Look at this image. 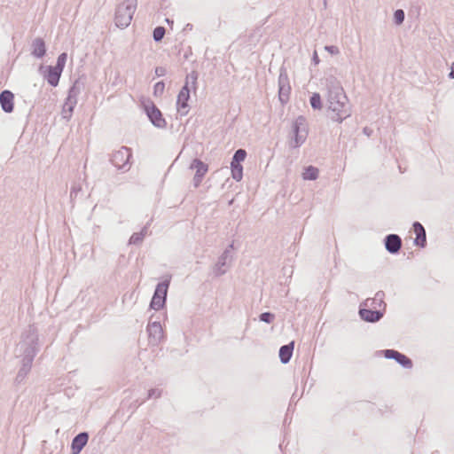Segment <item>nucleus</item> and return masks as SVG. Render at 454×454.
I'll use <instances>...</instances> for the list:
<instances>
[{
	"mask_svg": "<svg viewBox=\"0 0 454 454\" xmlns=\"http://www.w3.org/2000/svg\"><path fill=\"white\" fill-rule=\"evenodd\" d=\"M38 333L34 325L22 333L20 340L17 346L21 359V366L16 375L15 383L21 384L31 370L35 356L39 352Z\"/></svg>",
	"mask_w": 454,
	"mask_h": 454,
	"instance_id": "nucleus-1",
	"label": "nucleus"
},
{
	"mask_svg": "<svg viewBox=\"0 0 454 454\" xmlns=\"http://www.w3.org/2000/svg\"><path fill=\"white\" fill-rule=\"evenodd\" d=\"M326 116L333 121L341 123L351 116V106L345 92L327 95Z\"/></svg>",
	"mask_w": 454,
	"mask_h": 454,
	"instance_id": "nucleus-2",
	"label": "nucleus"
},
{
	"mask_svg": "<svg viewBox=\"0 0 454 454\" xmlns=\"http://www.w3.org/2000/svg\"><path fill=\"white\" fill-rule=\"evenodd\" d=\"M137 0H126L115 10L114 22L117 27L126 28L129 26L136 12Z\"/></svg>",
	"mask_w": 454,
	"mask_h": 454,
	"instance_id": "nucleus-3",
	"label": "nucleus"
},
{
	"mask_svg": "<svg viewBox=\"0 0 454 454\" xmlns=\"http://www.w3.org/2000/svg\"><path fill=\"white\" fill-rule=\"evenodd\" d=\"M292 132L290 147L298 148L306 141L309 133L307 120L303 115H299L294 121Z\"/></svg>",
	"mask_w": 454,
	"mask_h": 454,
	"instance_id": "nucleus-4",
	"label": "nucleus"
},
{
	"mask_svg": "<svg viewBox=\"0 0 454 454\" xmlns=\"http://www.w3.org/2000/svg\"><path fill=\"white\" fill-rule=\"evenodd\" d=\"M131 149L127 146H121L119 150L112 153L110 161L118 170L125 173L129 171L131 167Z\"/></svg>",
	"mask_w": 454,
	"mask_h": 454,
	"instance_id": "nucleus-5",
	"label": "nucleus"
},
{
	"mask_svg": "<svg viewBox=\"0 0 454 454\" xmlns=\"http://www.w3.org/2000/svg\"><path fill=\"white\" fill-rule=\"evenodd\" d=\"M142 107L150 122L158 129H165L167 121L157 106L150 99L142 102Z\"/></svg>",
	"mask_w": 454,
	"mask_h": 454,
	"instance_id": "nucleus-6",
	"label": "nucleus"
},
{
	"mask_svg": "<svg viewBox=\"0 0 454 454\" xmlns=\"http://www.w3.org/2000/svg\"><path fill=\"white\" fill-rule=\"evenodd\" d=\"M170 284L169 279H165L157 284L152 300L150 308L154 310H160L164 308L167 301V294Z\"/></svg>",
	"mask_w": 454,
	"mask_h": 454,
	"instance_id": "nucleus-7",
	"label": "nucleus"
},
{
	"mask_svg": "<svg viewBox=\"0 0 454 454\" xmlns=\"http://www.w3.org/2000/svg\"><path fill=\"white\" fill-rule=\"evenodd\" d=\"M291 93V85L286 68L281 67L279 70L278 76V98L279 101L284 105L289 100Z\"/></svg>",
	"mask_w": 454,
	"mask_h": 454,
	"instance_id": "nucleus-8",
	"label": "nucleus"
},
{
	"mask_svg": "<svg viewBox=\"0 0 454 454\" xmlns=\"http://www.w3.org/2000/svg\"><path fill=\"white\" fill-rule=\"evenodd\" d=\"M383 356L386 359L395 360L399 365L404 369H411L413 367L412 360L406 355L392 348L381 350Z\"/></svg>",
	"mask_w": 454,
	"mask_h": 454,
	"instance_id": "nucleus-9",
	"label": "nucleus"
},
{
	"mask_svg": "<svg viewBox=\"0 0 454 454\" xmlns=\"http://www.w3.org/2000/svg\"><path fill=\"white\" fill-rule=\"evenodd\" d=\"M232 261V254L229 248H225L223 254L218 257L217 262L213 266V273L215 277H221L227 272Z\"/></svg>",
	"mask_w": 454,
	"mask_h": 454,
	"instance_id": "nucleus-10",
	"label": "nucleus"
},
{
	"mask_svg": "<svg viewBox=\"0 0 454 454\" xmlns=\"http://www.w3.org/2000/svg\"><path fill=\"white\" fill-rule=\"evenodd\" d=\"M39 73L51 87H57L59 85L62 74L61 70H58L54 66L41 65L39 67Z\"/></svg>",
	"mask_w": 454,
	"mask_h": 454,
	"instance_id": "nucleus-11",
	"label": "nucleus"
},
{
	"mask_svg": "<svg viewBox=\"0 0 454 454\" xmlns=\"http://www.w3.org/2000/svg\"><path fill=\"white\" fill-rule=\"evenodd\" d=\"M146 331L148 333L149 344L151 346H158L164 339V332L161 325L158 321L149 323Z\"/></svg>",
	"mask_w": 454,
	"mask_h": 454,
	"instance_id": "nucleus-12",
	"label": "nucleus"
},
{
	"mask_svg": "<svg viewBox=\"0 0 454 454\" xmlns=\"http://www.w3.org/2000/svg\"><path fill=\"white\" fill-rule=\"evenodd\" d=\"M190 168L195 169V175L193 177V185L195 188L199 187L208 170V166L201 160L195 158L192 160Z\"/></svg>",
	"mask_w": 454,
	"mask_h": 454,
	"instance_id": "nucleus-13",
	"label": "nucleus"
},
{
	"mask_svg": "<svg viewBox=\"0 0 454 454\" xmlns=\"http://www.w3.org/2000/svg\"><path fill=\"white\" fill-rule=\"evenodd\" d=\"M358 314L360 318L364 322L377 323L383 317L385 311L380 309H375L372 308L365 309L360 307Z\"/></svg>",
	"mask_w": 454,
	"mask_h": 454,
	"instance_id": "nucleus-14",
	"label": "nucleus"
},
{
	"mask_svg": "<svg viewBox=\"0 0 454 454\" xmlns=\"http://www.w3.org/2000/svg\"><path fill=\"white\" fill-rule=\"evenodd\" d=\"M386 250L391 254H397L402 247V239L397 234H387L384 238Z\"/></svg>",
	"mask_w": 454,
	"mask_h": 454,
	"instance_id": "nucleus-15",
	"label": "nucleus"
},
{
	"mask_svg": "<svg viewBox=\"0 0 454 454\" xmlns=\"http://www.w3.org/2000/svg\"><path fill=\"white\" fill-rule=\"evenodd\" d=\"M89 437L88 432H81L76 434L71 442V453L80 454L82 449L86 446Z\"/></svg>",
	"mask_w": 454,
	"mask_h": 454,
	"instance_id": "nucleus-16",
	"label": "nucleus"
},
{
	"mask_svg": "<svg viewBox=\"0 0 454 454\" xmlns=\"http://www.w3.org/2000/svg\"><path fill=\"white\" fill-rule=\"evenodd\" d=\"M0 105L3 111L11 114L14 109V95L11 90H4L0 93Z\"/></svg>",
	"mask_w": 454,
	"mask_h": 454,
	"instance_id": "nucleus-17",
	"label": "nucleus"
},
{
	"mask_svg": "<svg viewBox=\"0 0 454 454\" xmlns=\"http://www.w3.org/2000/svg\"><path fill=\"white\" fill-rule=\"evenodd\" d=\"M413 231L416 235L414 244L421 248L427 246V233L424 226L418 221L412 223Z\"/></svg>",
	"mask_w": 454,
	"mask_h": 454,
	"instance_id": "nucleus-18",
	"label": "nucleus"
},
{
	"mask_svg": "<svg viewBox=\"0 0 454 454\" xmlns=\"http://www.w3.org/2000/svg\"><path fill=\"white\" fill-rule=\"evenodd\" d=\"M325 87L327 95H335L345 92L340 82L334 75L325 77Z\"/></svg>",
	"mask_w": 454,
	"mask_h": 454,
	"instance_id": "nucleus-19",
	"label": "nucleus"
},
{
	"mask_svg": "<svg viewBox=\"0 0 454 454\" xmlns=\"http://www.w3.org/2000/svg\"><path fill=\"white\" fill-rule=\"evenodd\" d=\"M46 44L43 38L36 37L31 43V55L36 59H42L46 54Z\"/></svg>",
	"mask_w": 454,
	"mask_h": 454,
	"instance_id": "nucleus-20",
	"label": "nucleus"
},
{
	"mask_svg": "<svg viewBox=\"0 0 454 454\" xmlns=\"http://www.w3.org/2000/svg\"><path fill=\"white\" fill-rule=\"evenodd\" d=\"M385 293L383 291H378L373 298H369L366 300L365 304L370 305L371 308L381 310L386 312L387 304L384 301Z\"/></svg>",
	"mask_w": 454,
	"mask_h": 454,
	"instance_id": "nucleus-21",
	"label": "nucleus"
},
{
	"mask_svg": "<svg viewBox=\"0 0 454 454\" xmlns=\"http://www.w3.org/2000/svg\"><path fill=\"white\" fill-rule=\"evenodd\" d=\"M198 77H199V74L195 70H193L190 74H188L186 76V79H185V83L180 90L179 93H183L184 95L190 96L191 89L189 88V83L191 82L193 90H196Z\"/></svg>",
	"mask_w": 454,
	"mask_h": 454,
	"instance_id": "nucleus-22",
	"label": "nucleus"
},
{
	"mask_svg": "<svg viewBox=\"0 0 454 454\" xmlns=\"http://www.w3.org/2000/svg\"><path fill=\"white\" fill-rule=\"evenodd\" d=\"M294 348V341H291L288 344L283 345L280 347L278 351V356L280 362L284 364L290 362Z\"/></svg>",
	"mask_w": 454,
	"mask_h": 454,
	"instance_id": "nucleus-23",
	"label": "nucleus"
},
{
	"mask_svg": "<svg viewBox=\"0 0 454 454\" xmlns=\"http://www.w3.org/2000/svg\"><path fill=\"white\" fill-rule=\"evenodd\" d=\"M190 99V96L184 95L183 93H178L176 98V110L181 116H184L188 114V101Z\"/></svg>",
	"mask_w": 454,
	"mask_h": 454,
	"instance_id": "nucleus-24",
	"label": "nucleus"
},
{
	"mask_svg": "<svg viewBox=\"0 0 454 454\" xmlns=\"http://www.w3.org/2000/svg\"><path fill=\"white\" fill-rule=\"evenodd\" d=\"M149 225L150 223H148L141 229L140 231L134 232L129 239V245H140L147 235Z\"/></svg>",
	"mask_w": 454,
	"mask_h": 454,
	"instance_id": "nucleus-25",
	"label": "nucleus"
},
{
	"mask_svg": "<svg viewBox=\"0 0 454 454\" xmlns=\"http://www.w3.org/2000/svg\"><path fill=\"white\" fill-rule=\"evenodd\" d=\"M318 168L309 165L304 168L302 173V178L304 180L314 181L318 177Z\"/></svg>",
	"mask_w": 454,
	"mask_h": 454,
	"instance_id": "nucleus-26",
	"label": "nucleus"
},
{
	"mask_svg": "<svg viewBox=\"0 0 454 454\" xmlns=\"http://www.w3.org/2000/svg\"><path fill=\"white\" fill-rule=\"evenodd\" d=\"M231 177L239 182L243 177V166L235 162H231Z\"/></svg>",
	"mask_w": 454,
	"mask_h": 454,
	"instance_id": "nucleus-27",
	"label": "nucleus"
},
{
	"mask_svg": "<svg viewBox=\"0 0 454 454\" xmlns=\"http://www.w3.org/2000/svg\"><path fill=\"white\" fill-rule=\"evenodd\" d=\"M309 104L314 110H321L323 103L321 96L318 92H314L309 98Z\"/></svg>",
	"mask_w": 454,
	"mask_h": 454,
	"instance_id": "nucleus-28",
	"label": "nucleus"
},
{
	"mask_svg": "<svg viewBox=\"0 0 454 454\" xmlns=\"http://www.w3.org/2000/svg\"><path fill=\"white\" fill-rule=\"evenodd\" d=\"M166 34V28L162 26L156 27L153 31V38L154 42L160 43Z\"/></svg>",
	"mask_w": 454,
	"mask_h": 454,
	"instance_id": "nucleus-29",
	"label": "nucleus"
},
{
	"mask_svg": "<svg viewBox=\"0 0 454 454\" xmlns=\"http://www.w3.org/2000/svg\"><path fill=\"white\" fill-rule=\"evenodd\" d=\"M247 155V153L245 149H238L232 156L231 162L241 164V162L245 160Z\"/></svg>",
	"mask_w": 454,
	"mask_h": 454,
	"instance_id": "nucleus-30",
	"label": "nucleus"
},
{
	"mask_svg": "<svg viewBox=\"0 0 454 454\" xmlns=\"http://www.w3.org/2000/svg\"><path fill=\"white\" fill-rule=\"evenodd\" d=\"M67 59V53L62 52L61 54L59 55L58 59H57L56 65L54 67L58 70H61V72H63L65 66H66Z\"/></svg>",
	"mask_w": 454,
	"mask_h": 454,
	"instance_id": "nucleus-31",
	"label": "nucleus"
},
{
	"mask_svg": "<svg viewBox=\"0 0 454 454\" xmlns=\"http://www.w3.org/2000/svg\"><path fill=\"white\" fill-rule=\"evenodd\" d=\"M405 19L404 11L402 9H397L394 12V23L397 26H400L403 23Z\"/></svg>",
	"mask_w": 454,
	"mask_h": 454,
	"instance_id": "nucleus-32",
	"label": "nucleus"
},
{
	"mask_svg": "<svg viewBox=\"0 0 454 454\" xmlns=\"http://www.w3.org/2000/svg\"><path fill=\"white\" fill-rule=\"evenodd\" d=\"M275 314L270 311L259 315V320L266 324H271L275 320Z\"/></svg>",
	"mask_w": 454,
	"mask_h": 454,
	"instance_id": "nucleus-33",
	"label": "nucleus"
},
{
	"mask_svg": "<svg viewBox=\"0 0 454 454\" xmlns=\"http://www.w3.org/2000/svg\"><path fill=\"white\" fill-rule=\"evenodd\" d=\"M80 88L77 86V82H75L68 90L67 98L72 99H77L78 95L80 94Z\"/></svg>",
	"mask_w": 454,
	"mask_h": 454,
	"instance_id": "nucleus-34",
	"label": "nucleus"
},
{
	"mask_svg": "<svg viewBox=\"0 0 454 454\" xmlns=\"http://www.w3.org/2000/svg\"><path fill=\"white\" fill-rule=\"evenodd\" d=\"M82 192V185L80 183H74L70 190V199L74 200L77 198L78 194Z\"/></svg>",
	"mask_w": 454,
	"mask_h": 454,
	"instance_id": "nucleus-35",
	"label": "nucleus"
},
{
	"mask_svg": "<svg viewBox=\"0 0 454 454\" xmlns=\"http://www.w3.org/2000/svg\"><path fill=\"white\" fill-rule=\"evenodd\" d=\"M76 104L77 99H72L67 97L63 107L66 108L67 112L73 113Z\"/></svg>",
	"mask_w": 454,
	"mask_h": 454,
	"instance_id": "nucleus-36",
	"label": "nucleus"
},
{
	"mask_svg": "<svg viewBox=\"0 0 454 454\" xmlns=\"http://www.w3.org/2000/svg\"><path fill=\"white\" fill-rule=\"evenodd\" d=\"M164 89H165L164 82L160 81V82H156L153 87L154 96H156V97L161 96L162 93L164 92Z\"/></svg>",
	"mask_w": 454,
	"mask_h": 454,
	"instance_id": "nucleus-37",
	"label": "nucleus"
},
{
	"mask_svg": "<svg viewBox=\"0 0 454 454\" xmlns=\"http://www.w3.org/2000/svg\"><path fill=\"white\" fill-rule=\"evenodd\" d=\"M161 395V390L159 389V388H152L148 391V395H147V399H150V398H153V397H155V398H159L160 397Z\"/></svg>",
	"mask_w": 454,
	"mask_h": 454,
	"instance_id": "nucleus-38",
	"label": "nucleus"
},
{
	"mask_svg": "<svg viewBox=\"0 0 454 454\" xmlns=\"http://www.w3.org/2000/svg\"><path fill=\"white\" fill-rule=\"evenodd\" d=\"M325 49L333 55H336L340 52L339 48L335 45H326Z\"/></svg>",
	"mask_w": 454,
	"mask_h": 454,
	"instance_id": "nucleus-39",
	"label": "nucleus"
},
{
	"mask_svg": "<svg viewBox=\"0 0 454 454\" xmlns=\"http://www.w3.org/2000/svg\"><path fill=\"white\" fill-rule=\"evenodd\" d=\"M166 72H167V71H166V68H165V67H157L155 68V74H156L157 76H159V77H160V76H164V75L166 74Z\"/></svg>",
	"mask_w": 454,
	"mask_h": 454,
	"instance_id": "nucleus-40",
	"label": "nucleus"
},
{
	"mask_svg": "<svg viewBox=\"0 0 454 454\" xmlns=\"http://www.w3.org/2000/svg\"><path fill=\"white\" fill-rule=\"evenodd\" d=\"M72 114H73V113L67 112V110L64 107L62 108V116L64 119H67V121L70 120V118L72 117Z\"/></svg>",
	"mask_w": 454,
	"mask_h": 454,
	"instance_id": "nucleus-41",
	"label": "nucleus"
},
{
	"mask_svg": "<svg viewBox=\"0 0 454 454\" xmlns=\"http://www.w3.org/2000/svg\"><path fill=\"white\" fill-rule=\"evenodd\" d=\"M363 133H364L365 136H367L368 137H370L372 135L373 130H372L371 128H369V127H364V128L363 129Z\"/></svg>",
	"mask_w": 454,
	"mask_h": 454,
	"instance_id": "nucleus-42",
	"label": "nucleus"
},
{
	"mask_svg": "<svg viewBox=\"0 0 454 454\" xmlns=\"http://www.w3.org/2000/svg\"><path fill=\"white\" fill-rule=\"evenodd\" d=\"M449 77L450 79H454V62L451 64L450 72L449 73Z\"/></svg>",
	"mask_w": 454,
	"mask_h": 454,
	"instance_id": "nucleus-43",
	"label": "nucleus"
},
{
	"mask_svg": "<svg viewBox=\"0 0 454 454\" xmlns=\"http://www.w3.org/2000/svg\"><path fill=\"white\" fill-rule=\"evenodd\" d=\"M312 60H313V62H314L315 64H318V62H319V58H318V56H317V52H316V51H315V52H314V54H313Z\"/></svg>",
	"mask_w": 454,
	"mask_h": 454,
	"instance_id": "nucleus-44",
	"label": "nucleus"
},
{
	"mask_svg": "<svg viewBox=\"0 0 454 454\" xmlns=\"http://www.w3.org/2000/svg\"><path fill=\"white\" fill-rule=\"evenodd\" d=\"M226 248H229V250H230V251H231V249H233V248H234V244H233V242H232V243H231V244L226 247Z\"/></svg>",
	"mask_w": 454,
	"mask_h": 454,
	"instance_id": "nucleus-45",
	"label": "nucleus"
},
{
	"mask_svg": "<svg viewBox=\"0 0 454 454\" xmlns=\"http://www.w3.org/2000/svg\"><path fill=\"white\" fill-rule=\"evenodd\" d=\"M166 22L168 24V25H172L173 24V20H169L168 18L166 19Z\"/></svg>",
	"mask_w": 454,
	"mask_h": 454,
	"instance_id": "nucleus-46",
	"label": "nucleus"
},
{
	"mask_svg": "<svg viewBox=\"0 0 454 454\" xmlns=\"http://www.w3.org/2000/svg\"><path fill=\"white\" fill-rule=\"evenodd\" d=\"M192 26L191 24H187V25H186L187 29H190V27L192 28Z\"/></svg>",
	"mask_w": 454,
	"mask_h": 454,
	"instance_id": "nucleus-47",
	"label": "nucleus"
},
{
	"mask_svg": "<svg viewBox=\"0 0 454 454\" xmlns=\"http://www.w3.org/2000/svg\"><path fill=\"white\" fill-rule=\"evenodd\" d=\"M192 26L191 24H187V25H186L187 29H190V27L192 28Z\"/></svg>",
	"mask_w": 454,
	"mask_h": 454,
	"instance_id": "nucleus-48",
	"label": "nucleus"
}]
</instances>
